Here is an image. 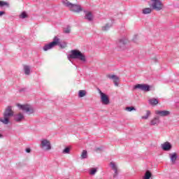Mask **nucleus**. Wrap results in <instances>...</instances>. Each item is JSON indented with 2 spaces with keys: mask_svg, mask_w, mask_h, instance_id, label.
<instances>
[{
  "mask_svg": "<svg viewBox=\"0 0 179 179\" xmlns=\"http://www.w3.org/2000/svg\"><path fill=\"white\" fill-rule=\"evenodd\" d=\"M3 6L9 7V3H8L6 1H0V8H2Z\"/></svg>",
  "mask_w": 179,
  "mask_h": 179,
  "instance_id": "nucleus-30",
  "label": "nucleus"
},
{
  "mask_svg": "<svg viewBox=\"0 0 179 179\" xmlns=\"http://www.w3.org/2000/svg\"><path fill=\"white\" fill-rule=\"evenodd\" d=\"M157 115H160V117H167L170 115V111L169 110H157L155 111Z\"/></svg>",
  "mask_w": 179,
  "mask_h": 179,
  "instance_id": "nucleus-14",
  "label": "nucleus"
},
{
  "mask_svg": "<svg viewBox=\"0 0 179 179\" xmlns=\"http://www.w3.org/2000/svg\"><path fill=\"white\" fill-rule=\"evenodd\" d=\"M41 148L43 149L45 148V150H51V143L47 139H42L41 141Z\"/></svg>",
  "mask_w": 179,
  "mask_h": 179,
  "instance_id": "nucleus-9",
  "label": "nucleus"
},
{
  "mask_svg": "<svg viewBox=\"0 0 179 179\" xmlns=\"http://www.w3.org/2000/svg\"><path fill=\"white\" fill-rule=\"evenodd\" d=\"M24 72L25 75H30V66L27 65L24 66Z\"/></svg>",
  "mask_w": 179,
  "mask_h": 179,
  "instance_id": "nucleus-20",
  "label": "nucleus"
},
{
  "mask_svg": "<svg viewBox=\"0 0 179 179\" xmlns=\"http://www.w3.org/2000/svg\"><path fill=\"white\" fill-rule=\"evenodd\" d=\"M86 96V90H80L78 92V97H85Z\"/></svg>",
  "mask_w": 179,
  "mask_h": 179,
  "instance_id": "nucleus-25",
  "label": "nucleus"
},
{
  "mask_svg": "<svg viewBox=\"0 0 179 179\" xmlns=\"http://www.w3.org/2000/svg\"><path fill=\"white\" fill-rule=\"evenodd\" d=\"M152 177V173L150 171H146L143 179H150Z\"/></svg>",
  "mask_w": 179,
  "mask_h": 179,
  "instance_id": "nucleus-24",
  "label": "nucleus"
},
{
  "mask_svg": "<svg viewBox=\"0 0 179 179\" xmlns=\"http://www.w3.org/2000/svg\"><path fill=\"white\" fill-rule=\"evenodd\" d=\"M3 15H5V11H0V16H3Z\"/></svg>",
  "mask_w": 179,
  "mask_h": 179,
  "instance_id": "nucleus-36",
  "label": "nucleus"
},
{
  "mask_svg": "<svg viewBox=\"0 0 179 179\" xmlns=\"http://www.w3.org/2000/svg\"><path fill=\"white\" fill-rule=\"evenodd\" d=\"M143 15H148L149 13H152V8H144L143 10Z\"/></svg>",
  "mask_w": 179,
  "mask_h": 179,
  "instance_id": "nucleus-22",
  "label": "nucleus"
},
{
  "mask_svg": "<svg viewBox=\"0 0 179 179\" xmlns=\"http://www.w3.org/2000/svg\"><path fill=\"white\" fill-rule=\"evenodd\" d=\"M57 45H59L60 48H66V42H59V41H57Z\"/></svg>",
  "mask_w": 179,
  "mask_h": 179,
  "instance_id": "nucleus-21",
  "label": "nucleus"
},
{
  "mask_svg": "<svg viewBox=\"0 0 179 179\" xmlns=\"http://www.w3.org/2000/svg\"><path fill=\"white\" fill-rule=\"evenodd\" d=\"M64 33H65L66 34H69V33H71V27H67L66 29H64Z\"/></svg>",
  "mask_w": 179,
  "mask_h": 179,
  "instance_id": "nucleus-32",
  "label": "nucleus"
},
{
  "mask_svg": "<svg viewBox=\"0 0 179 179\" xmlns=\"http://www.w3.org/2000/svg\"><path fill=\"white\" fill-rule=\"evenodd\" d=\"M160 124V118L157 116L155 117L150 122V125L157 126Z\"/></svg>",
  "mask_w": 179,
  "mask_h": 179,
  "instance_id": "nucleus-17",
  "label": "nucleus"
},
{
  "mask_svg": "<svg viewBox=\"0 0 179 179\" xmlns=\"http://www.w3.org/2000/svg\"><path fill=\"white\" fill-rule=\"evenodd\" d=\"M127 43H128L127 38H121L117 41V46L120 50H124L126 48Z\"/></svg>",
  "mask_w": 179,
  "mask_h": 179,
  "instance_id": "nucleus-7",
  "label": "nucleus"
},
{
  "mask_svg": "<svg viewBox=\"0 0 179 179\" xmlns=\"http://www.w3.org/2000/svg\"><path fill=\"white\" fill-rule=\"evenodd\" d=\"M150 114H151L150 110H147L146 115L141 117L142 120H148Z\"/></svg>",
  "mask_w": 179,
  "mask_h": 179,
  "instance_id": "nucleus-28",
  "label": "nucleus"
},
{
  "mask_svg": "<svg viewBox=\"0 0 179 179\" xmlns=\"http://www.w3.org/2000/svg\"><path fill=\"white\" fill-rule=\"evenodd\" d=\"M83 12L84 13H85L84 19H85V20H87L88 22H93V13L86 10H83Z\"/></svg>",
  "mask_w": 179,
  "mask_h": 179,
  "instance_id": "nucleus-12",
  "label": "nucleus"
},
{
  "mask_svg": "<svg viewBox=\"0 0 179 179\" xmlns=\"http://www.w3.org/2000/svg\"><path fill=\"white\" fill-rule=\"evenodd\" d=\"M163 3L160 1H154L151 4V8L153 10H156L157 12H159L162 10L164 8Z\"/></svg>",
  "mask_w": 179,
  "mask_h": 179,
  "instance_id": "nucleus-6",
  "label": "nucleus"
},
{
  "mask_svg": "<svg viewBox=\"0 0 179 179\" xmlns=\"http://www.w3.org/2000/svg\"><path fill=\"white\" fill-rule=\"evenodd\" d=\"M26 91V88H22V89H20V90H19V92H20V93H22V92H25Z\"/></svg>",
  "mask_w": 179,
  "mask_h": 179,
  "instance_id": "nucleus-35",
  "label": "nucleus"
},
{
  "mask_svg": "<svg viewBox=\"0 0 179 179\" xmlns=\"http://www.w3.org/2000/svg\"><path fill=\"white\" fill-rule=\"evenodd\" d=\"M81 159H87V150H83V152L81 155Z\"/></svg>",
  "mask_w": 179,
  "mask_h": 179,
  "instance_id": "nucleus-27",
  "label": "nucleus"
},
{
  "mask_svg": "<svg viewBox=\"0 0 179 179\" xmlns=\"http://www.w3.org/2000/svg\"><path fill=\"white\" fill-rule=\"evenodd\" d=\"M24 120V115L23 113H20L14 115V120L16 122H22Z\"/></svg>",
  "mask_w": 179,
  "mask_h": 179,
  "instance_id": "nucleus-13",
  "label": "nucleus"
},
{
  "mask_svg": "<svg viewBox=\"0 0 179 179\" xmlns=\"http://www.w3.org/2000/svg\"><path fill=\"white\" fill-rule=\"evenodd\" d=\"M107 78L109 79L113 80V83L115 86H118V80H120V78L115 75H108Z\"/></svg>",
  "mask_w": 179,
  "mask_h": 179,
  "instance_id": "nucleus-15",
  "label": "nucleus"
},
{
  "mask_svg": "<svg viewBox=\"0 0 179 179\" xmlns=\"http://www.w3.org/2000/svg\"><path fill=\"white\" fill-rule=\"evenodd\" d=\"M148 103H150L151 106H156L159 104V100L156 98H152L148 101Z\"/></svg>",
  "mask_w": 179,
  "mask_h": 179,
  "instance_id": "nucleus-19",
  "label": "nucleus"
},
{
  "mask_svg": "<svg viewBox=\"0 0 179 179\" xmlns=\"http://www.w3.org/2000/svg\"><path fill=\"white\" fill-rule=\"evenodd\" d=\"M154 62H157V59L155 58L153 59Z\"/></svg>",
  "mask_w": 179,
  "mask_h": 179,
  "instance_id": "nucleus-38",
  "label": "nucleus"
},
{
  "mask_svg": "<svg viewBox=\"0 0 179 179\" xmlns=\"http://www.w3.org/2000/svg\"><path fill=\"white\" fill-rule=\"evenodd\" d=\"M25 151L27 152V153H30V152H31V149H30V148H27V149L25 150Z\"/></svg>",
  "mask_w": 179,
  "mask_h": 179,
  "instance_id": "nucleus-34",
  "label": "nucleus"
},
{
  "mask_svg": "<svg viewBox=\"0 0 179 179\" xmlns=\"http://www.w3.org/2000/svg\"><path fill=\"white\" fill-rule=\"evenodd\" d=\"M71 152V148L69 147L65 148V149L63 150L62 153L64 155H68Z\"/></svg>",
  "mask_w": 179,
  "mask_h": 179,
  "instance_id": "nucleus-26",
  "label": "nucleus"
},
{
  "mask_svg": "<svg viewBox=\"0 0 179 179\" xmlns=\"http://www.w3.org/2000/svg\"><path fill=\"white\" fill-rule=\"evenodd\" d=\"M110 167L115 171V174L113 175V178H117V176H118V170L117 169V166L115 165V163L110 162Z\"/></svg>",
  "mask_w": 179,
  "mask_h": 179,
  "instance_id": "nucleus-18",
  "label": "nucleus"
},
{
  "mask_svg": "<svg viewBox=\"0 0 179 179\" xmlns=\"http://www.w3.org/2000/svg\"><path fill=\"white\" fill-rule=\"evenodd\" d=\"M96 152H97L98 150H101V148H97L96 149Z\"/></svg>",
  "mask_w": 179,
  "mask_h": 179,
  "instance_id": "nucleus-37",
  "label": "nucleus"
},
{
  "mask_svg": "<svg viewBox=\"0 0 179 179\" xmlns=\"http://www.w3.org/2000/svg\"><path fill=\"white\" fill-rule=\"evenodd\" d=\"M0 138H2V134H0Z\"/></svg>",
  "mask_w": 179,
  "mask_h": 179,
  "instance_id": "nucleus-39",
  "label": "nucleus"
},
{
  "mask_svg": "<svg viewBox=\"0 0 179 179\" xmlns=\"http://www.w3.org/2000/svg\"><path fill=\"white\" fill-rule=\"evenodd\" d=\"M68 59H79L82 62H86V56L79 50H71V54L67 56Z\"/></svg>",
  "mask_w": 179,
  "mask_h": 179,
  "instance_id": "nucleus-1",
  "label": "nucleus"
},
{
  "mask_svg": "<svg viewBox=\"0 0 179 179\" xmlns=\"http://www.w3.org/2000/svg\"><path fill=\"white\" fill-rule=\"evenodd\" d=\"M113 25L110 24H106L105 26L102 27L103 31H107L108 30H110V27H111Z\"/></svg>",
  "mask_w": 179,
  "mask_h": 179,
  "instance_id": "nucleus-23",
  "label": "nucleus"
},
{
  "mask_svg": "<svg viewBox=\"0 0 179 179\" xmlns=\"http://www.w3.org/2000/svg\"><path fill=\"white\" fill-rule=\"evenodd\" d=\"M169 157L171 159V164H176V162H177V159L178 158V155H177V153L173 152L172 154H169Z\"/></svg>",
  "mask_w": 179,
  "mask_h": 179,
  "instance_id": "nucleus-16",
  "label": "nucleus"
},
{
  "mask_svg": "<svg viewBox=\"0 0 179 179\" xmlns=\"http://www.w3.org/2000/svg\"><path fill=\"white\" fill-rule=\"evenodd\" d=\"M161 149L164 152H170L173 149V145H171V143L166 141L161 145Z\"/></svg>",
  "mask_w": 179,
  "mask_h": 179,
  "instance_id": "nucleus-11",
  "label": "nucleus"
},
{
  "mask_svg": "<svg viewBox=\"0 0 179 179\" xmlns=\"http://www.w3.org/2000/svg\"><path fill=\"white\" fill-rule=\"evenodd\" d=\"M10 117H13V110H12V106H8L3 113V118L0 119V122L4 125H8Z\"/></svg>",
  "mask_w": 179,
  "mask_h": 179,
  "instance_id": "nucleus-3",
  "label": "nucleus"
},
{
  "mask_svg": "<svg viewBox=\"0 0 179 179\" xmlns=\"http://www.w3.org/2000/svg\"><path fill=\"white\" fill-rule=\"evenodd\" d=\"M17 106L18 108H20V110H22V111H24V113H26L27 114L30 115L34 113V109L30 105H22L20 103H18Z\"/></svg>",
  "mask_w": 179,
  "mask_h": 179,
  "instance_id": "nucleus-4",
  "label": "nucleus"
},
{
  "mask_svg": "<svg viewBox=\"0 0 179 179\" xmlns=\"http://www.w3.org/2000/svg\"><path fill=\"white\" fill-rule=\"evenodd\" d=\"M62 3L64 6L69 8V9L74 13H80V12H83V8L79 4H73L66 1H62Z\"/></svg>",
  "mask_w": 179,
  "mask_h": 179,
  "instance_id": "nucleus-2",
  "label": "nucleus"
},
{
  "mask_svg": "<svg viewBox=\"0 0 179 179\" xmlns=\"http://www.w3.org/2000/svg\"><path fill=\"white\" fill-rule=\"evenodd\" d=\"M99 93L101 95V103H103L105 106L110 104V99H108V96H107V94L102 92L101 90H99Z\"/></svg>",
  "mask_w": 179,
  "mask_h": 179,
  "instance_id": "nucleus-10",
  "label": "nucleus"
},
{
  "mask_svg": "<svg viewBox=\"0 0 179 179\" xmlns=\"http://www.w3.org/2000/svg\"><path fill=\"white\" fill-rule=\"evenodd\" d=\"M58 41H59V38L57 36H55L53 38V41L51 43L46 44L43 46V50L44 51H48V50H51V48H54L57 44H58Z\"/></svg>",
  "mask_w": 179,
  "mask_h": 179,
  "instance_id": "nucleus-5",
  "label": "nucleus"
},
{
  "mask_svg": "<svg viewBox=\"0 0 179 179\" xmlns=\"http://www.w3.org/2000/svg\"><path fill=\"white\" fill-rule=\"evenodd\" d=\"M20 17L21 19H26V17H27V13H26V11H23L20 15Z\"/></svg>",
  "mask_w": 179,
  "mask_h": 179,
  "instance_id": "nucleus-31",
  "label": "nucleus"
},
{
  "mask_svg": "<svg viewBox=\"0 0 179 179\" xmlns=\"http://www.w3.org/2000/svg\"><path fill=\"white\" fill-rule=\"evenodd\" d=\"M134 89H139L143 92H150V85L147 84H137L134 86Z\"/></svg>",
  "mask_w": 179,
  "mask_h": 179,
  "instance_id": "nucleus-8",
  "label": "nucleus"
},
{
  "mask_svg": "<svg viewBox=\"0 0 179 179\" xmlns=\"http://www.w3.org/2000/svg\"><path fill=\"white\" fill-rule=\"evenodd\" d=\"M126 110H127V111L131 112V111H134V110L135 111V110H136V109L134 106H130V107H127Z\"/></svg>",
  "mask_w": 179,
  "mask_h": 179,
  "instance_id": "nucleus-33",
  "label": "nucleus"
},
{
  "mask_svg": "<svg viewBox=\"0 0 179 179\" xmlns=\"http://www.w3.org/2000/svg\"><path fill=\"white\" fill-rule=\"evenodd\" d=\"M97 173V168H92L90 169V174L91 176H94Z\"/></svg>",
  "mask_w": 179,
  "mask_h": 179,
  "instance_id": "nucleus-29",
  "label": "nucleus"
},
{
  "mask_svg": "<svg viewBox=\"0 0 179 179\" xmlns=\"http://www.w3.org/2000/svg\"><path fill=\"white\" fill-rule=\"evenodd\" d=\"M151 1H159V0H151Z\"/></svg>",
  "mask_w": 179,
  "mask_h": 179,
  "instance_id": "nucleus-40",
  "label": "nucleus"
}]
</instances>
